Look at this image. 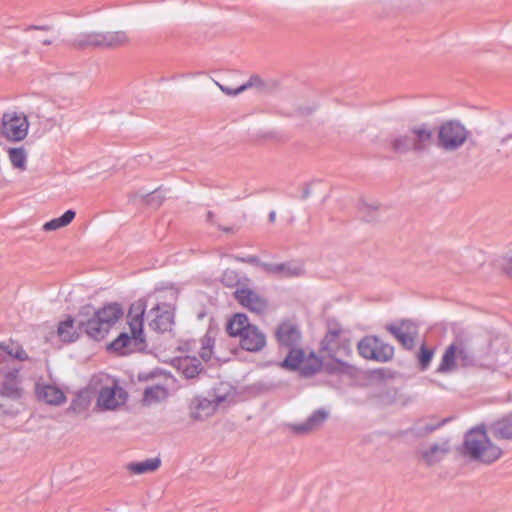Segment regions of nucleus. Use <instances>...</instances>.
<instances>
[{
	"label": "nucleus",
	"instance_id": "nucleus-1",
	"mask_svg": "<svg viewBox=\"0 0 512 512\" xmlns=\"http://www.w3.org/2000/svg\"><path fill=\"white\" fill-rule=\"evenodd\" d=\"M177 296L174 292H159L135 300L144 304V312H147V321L151 329L165 333L172 331L175 325Z\"/></svg>",
	"mask_w": 512,
	"mask_h": 512
},
{
	"label": "nucleus",
	"instance_id": "nucleus-2",
	"mask_svg": "<svg viewBox=\"0 0 512 512\" xmlns=\"http://www.w3.org/2000/svg\"><path fill=\"white\" fill-rule=\"evenodd\" d=\"M144 304L133 302L127 315L129 332L121 333L108 345V349L119 355H126L135 350L141 349L145 344L143 329Z\"/></svg>",
	"mask_w": 512,
	"mask_h": 512
},
{
	"label": "nucleus",
	"instance_id": "nucleus-3",
	"mask_svg": "<svg viewBox=\"0 0 512 512\" xmlns=\"http://www.w3.org/2000/svg\"><path fill=\"white\" fill-rule=\"evenodd\" d=\"M320 350L329 358L326 363L328 371H344L349 367L348 360L352 355V350L349 340L344 337L340 327L329 328L320 343Z\"/></svg>",
	"mask_w": 512,
	"mask_h": 512
},
{
	"label": "nucleus",
	"instance_id": "nucleus-4",
	"mask_svg": "<svg viewBox=\"0 0 512 512\" xmlns=\"http://www.w3.org/2000/svg\"><path fill=\"white\" fill-rule=\"evenodd\" d=\"M463 449L466 455L484 464H491L503 455V450L491 441L484 426L475 427L466 434Z\"/></svg>",
	"mask_w": 512,
	"mask_h": 512
},
{
	"label": "nucleus",
	"instance_id": "nucleus-5",
	"mask_svg": "<svg viewBox=\"0 0 512 512\" xmlns=\"http://www.w3.org/2000/svg\"><path fill=\"white\" fill-rule=\"evenodd\" d=\"M90 387L97 392L96 409L99 411L116 410L127 401L126 391L109 375L95 376Z\"/></svg>",
	"mask_w": 512,
	"mask_h": 512
},
{
	"label": "nucleus",
	"instance_id": "nucleus-6",
	"mask_svg": "<svg viewBox=\"0 0 512 512\" xmlns=\"http://www.w3.org/2000/svg\"><path fill=\"white\" fill-rule=\"evenodd\" d=\"M123 317V309L118 303H110L96 310L91 318L81 322L88 337L93 340H103L112 327Z\"/></svg>",
	"mask_w": 512,
	"mask_h": 512
},
{
	"label": "nucleus",
	"instance_id": "nucleus-7",
	"mask_svg": "<svg viewBox=\"0 0 512 512\" xmlns=\"http://www.w3.org/2000/svg\"><path fill=\"white\" fill-rule=\"evenodd\" d=\"M279 366L285 370L299 373L303 377H311L326 368L322 357L314 350L294 347L289 350Z\"/></svg>",
	"mask_w": 512,
	"mask_h": 512
},
{
	"label": "nucleus",
	"instance_id": "nucleus-8",
	"mask_svg": "<svg viewBox=\"0 0 512 512\" xmlns=\"http://www.w3.org/2000/svg\"><path fill=\"white\" fill-rule=\"evenodd\" d=\"M29 121L23 112L8 111L1 119L0 133L9 142L23 141L29 130Z\"/></svg>",
	"mask_w": 512,
	"mask_h": 512
},
{
	"label": "nucleus",
	"instance_id": "nucleus-9",
	"mask_svg": "<svg viewBox=\"0 0 512 512\" xmlns=\"http://www.w3.org/2000/svg\"><path fill=\"white\" fill-rule=\"evenodd\" d=\"M469 131L459 122L447 121L438 128L437 144L446 151L460 148L468 139Z\"/></svg>",
	"mask_w": 512,
	"mask_h": 512
},
{
	"label": "nucleus",
	"instance_id": "nucleus-10",
	"mask_svg": "<svg viewBox=\"0 0 512 512\" xmlns=\"http://www.w3.org/2000/svg\"><path fill=\"white\" fill-rule=\"evenodd\" d=\"M359 354L367 359L377 362H388L394 356V348L383 342L377 336H366L362 338L358 345Z\"/></svg>",
	"mask_w": 512,
	"mask_h": 512
},
{
	"label": "nucleus",
	"instance_id": "nucleus-11",
	"mask_svg": "<svg viewBox=\"0 0 512 512\" xmlns=\"http://www.w3.org/2000/svg\"><path fill=\"white\" fill-rule=\"evenodd\" d=\"M233 296L239 305L253 314H263L268 308V300L249 287L237 288Z\"/></svg>",
	"mask_w": 512,
	"mask_h": 512
},
{
	"label": "nucleus",
	"instance_id": "nucleus-12",
	"mask_svg": "<svg viewBox=\"0 0 512 512\" xmlns=\"http://www.w3.org/2000/svg\"><path fill=\"white\" fill-rule=\"evenodd\" d=\"M469 363V355L461 343L450 344L438 366V372L447 373L454 371L458 366H466Z\"/></svg>",
	"mask_w": 512,
	"mask_h": 512
},
{
	"label": "nucleus",
	"instance_id": "nucleus-13",
	"mask_svg": "<svg viewBox=\"0 0 512 512\" xmlns=\"http://www.w3.org/2000/svg\"><path fill=\"white\" fill-rule=\"evenodd\" d=\"M274 337L280 346L294 348L302 339L299 326L290 319L279 322L274 329Z\"/></svg>",
	"mask_w": 512,
	"mask_h": 512
},
{
	"label": "nucleus",
	"instance_id": "nucleus-14",
	"mask_svg": "<svg viewBox=\"0 0 512 512\" xmlns=\"http://www.w3.org/2000/svg\"><path fill=\"white\" fill-rule=\"evenodd\" d=\"M35 393L39 401L48 405H62L67 400L65 393L59 387L52 384H37Z\"/></svg>",
	"mask_w": 512,
	"mask_h": 512
},
{
	"label": "nucleus",
	"instance_id": "nucleus-15",
	"mask_svg": "<svg viewBox=\"0 0 512 512\" xmlns=\"http://www.w3.org/2000/svg\"><path fill=\"white\" fill-rule=\"evenodd\" d=\"M253 325L246 314L235 313L226 324V332L230 337L238 338L240 343Z\"/></svg>",
	"mask_w": 512,
	"mask_h": 512
},
{
	"label": "nucleus",
	"instance_id": "nucleus-16",
	"mask_svg": "<svg viewBox=\"0 0 512 512\" xmlns=\"http://www.w3.org/2000/svg\"><path fill=\"white\" fill-rule=\"evenodd\" d=\"M388 330L405 347H411L417 336V326L414 322L405 320L397 326H390Z\"/></svg>",
	"mask_w": 512,
	"mask_h": 512
},
{
	"label": "nucleus",
	"instance_id": "nucleus-17",
	"mask_svg": "<svg viewBox=\"0 0 512 512\" xmlns=\"http://www.w3.org/2000/svg\"><path fill=\"white\" fill-rule=\"evenodd\" d=\"M266 344L265 333L255 324L239 343L240 347L248 352H259L265 348Z\"/></svg>",
	"mask_w": 512,
	"mask_h": 512
},
{
	"label": "nucleus",
	"instance_id": "nucleus-18",
	"mask_svg": "<svg viewBox=\"0 0 512 512\" xmlns=\"http://www.w3.org/2000/svg\"><path fill=\"white\" fill-rule=\"evenodd\" d=\"M173 366L187 378H193L202 370L201 362L194 356L186 355L175 358Z\"/></svg>",
	"mask_w": 512,
	"mask_h": 512
},
{
	"label": "nucleus",
	"instance_id": "nucleus-19",
	"mask_svg": "<svg viewBox=\"0 0 512 512\" xmlns=\"http://www.w3.org/2000/svg\"><path fill=\"white\" fill-rule=\"evenodd\" d=\"M411 149L422 151L433 143V133L426 126H417L410 131Z\"/></svg>",
	"mask_w": 512,
	"mask_h": 512
},
{
	"label": "nucleus",
	"instance_id": "nucleus-20",
	"mask_svg": "<svg viewBox=\"0 0 512 512\" xmlns=\"http://www.w3.org/2000/svg\"><path fill=\"white\" fill-rule=\"evenodd\" d=\"M328 413L325 410L315 411L305 422L294 424L293 431L296 433H309L319 428L327 419Z\"/></svg>",
	"mask_w": 512,
	"mask_h": 512
},
{
	"label": "nucleus",
	"instance_id": "nucleus-21",
	"mask_svg": "<svg viewBox=\"0 0 512 512\" xmlns=\"http://www.w3.org/2000/svg\"><path fill=\"white\" fill-rule=\"evenodd\" d=\"M265 270L271 274L284 278L296 277L301 275L303 272L301 266L291 263H281L275 265L268 264L265 265Z\"/></svg>",
	"mask_w": 512,
	"mask_h": 512
},
{
	"label": "nucleus",
	"instance_id": "nucleus-22",
	"mask_svg": "<svg viewBox=\"0 0 512 512\" xmlns=\"http://www.w3.org/2000/svg\"><path fill=\"white\" fill-rule=\"evenodd\" d=\"M215 409L216 406L212 401L202 399L192 402L190 406V413L194 420H203L213 415Z\"/></svg>",
	"mask_w": 512,
	"mask_h": 512
},
{
	"label": "nucleus",
	"instance_id": "nucleus-23",
	"mask_svg": "<svg viewBox=\"0 0 512 512\" xmlns=\"http://www.w3.org/2000/svg\"><path fill=\"white\" fill-rule=\"evenodd\" d=\"M6 152L14 169L19 171H25L27 169L28 153L24 147H10Z\"/></svg>",
	"mask_w": 512,
	"mask_h": 512
},
{
	"label": "nucleus",
	"instance_id": "nucleus-24",
	"mask_svg": "<svg viewBox=\"0 0 512 512\" xmlns=\"http://www.w3.org/2000/svg\"><path fill=\"white\" fill-rule=\"evenodd\" d=\"M57 335L63 342H74L79 338V332L74 325V320L67 317L61 321L57 328Z\"/></svg>",
	"mask_w": 512,
	"mask_h": 512
},
{
	"label": "nucleus",
	"instance_id": "nucleus-25",
	"mask_svg": "<svg viewBox=\"0 0 512 512\" xmlns=\"http://www.w3.org/2000/svg\"><path fill=\"white\" fill-rule=\"evenodd\" d=\"M493 434L504 440H512V415L502 417L492 424Z\"/></svg>",
	"mask_w": 512,
	"mask_h": 512
},
{
	"label": "nucleus",
	"instance_id": "nucleus-26",
	"mask_svg": "<svg viewBox=\"0 0 512 512\" xmlns=\"http://www.w3.org/2000/svg\"><path fill=\"white\" fill-rule=\"evenodd\" d=\"M161 465L159 458H150L141 462H133L127 465V469L134 474H144L156 471Z\"/></svg>",
	"mask_w": 512,
	"mask_h": 512
},
{
	"label": "nucleus",
	"instance_id": "nucleus-27",
	"mask_svg": "<svg viewBox=\"0 0 512 512\" xmlns=\"http://www.w3.org/2000/svg\"><path fill=\"white\" fill-rule=\"evenodd\" d=\"M167 397V389L163 386L156 385L145 389L142 401L145 405H153L164 401Z\"/></svg>",
	"mask_w": 512,
	"mask_h": 512
},
{
	"label": "nucleus",
	"instance_id": "nucleus-28",
	"mask_svg": "<svg viewBox=\"0 0 512 512\" xmlns=\"http://www.w3.org/2000/svg\"><path fill=\"white\" fill-rule=\"evenodd\" d=\"M73 210H67L62 216L54 218L43 225L45 231H54L69 225L75 218Z\"/></svg>",
	"mask_w": 512,
	"mask_h": 512
},
{
	"label": "nucleus",
	"instance_id": "nucleus-29",
	"mask_svg": "<svg viewBox=\"0 0 512 512\" xmlns=\"http://www.w3.org/2000/svg\"><path fill=\"white\" fill-rule=\"evenodd\" d=\"M0 350L5 352L10 357H13L20 361H25L28 359V355L24 351L22 346H20L18 343L12 340L0 343Z\"/></svg>",
	"mask_w": 512,
	"mask_h": 512
},
{
	"label": "nucleus",
	"instance_id": "nucleus-30",
	"mask_svg": "<svg viewBox=\"0 0 512 512\" xmlns=\"http://www.w3.org/2000/svg\"><path fill=\"white\" fill-rule=\"evenodd\" d=\"M130 43V37L125 31L107 32L106 47L118 48L126 46Z\"/></svg>",
	"mask_w": 512,
	"mask_h": 512
},
{
	"label": "nucleus",
	"instance_id": "nucleus-31",
	"mask_svg": "<svg viewBox=\"0 0 512 512\" xmlns=\"http://www.w3.org/2000/svg\"><path fill=\"white\" fill-rule=\"evenodd\" d=\"M261 84L262 82L257 76H252L247 82L241 84L239 87L235 89L226 85H219V87L225 94L234 96L249 88L259 86Z\"/></svg>",
	"mask_w": 512,
	"mask_h": 512
},
{
	"label": "nucleus",
	"instance_id": "nucleus-32",
	"mask_svg": "<svg viewBox=\"0 0 512 512\" xmlns=\"http://www.w3.org/2000/svg\"><path fill=\"white\" fill-rule=\"evenodd\" d=\"M91 404V396L88 391H81L71 403L70 409L75 413L86 411Z\"/></svg>",
	"mask_w": 512,
	"mask_h": 512
},
{
	"label": "nucleus",
	"instance_id": "nucleus-33",
	"mask_svg": "<svg viewBox=\"0 0 512 512\" xmlns=\"http://www.w3.org/2000/svg\"><path fill=\"white\" fill-rule=\"evenodd\" d=\"M107 32H91L86 34L83 41L84 45L94 47H106Z\"/></svg>",
	"mask_w": 512,
	"mask_h": 512
},
{
	"label": "nucleus",
	"instance_id": "nucleus-34",
	"mask_svg": "<svg viewBox=\"0 0 512 512\" xmlns=\"http://www.w3.org/2000/svg\"><path fill=\"white\" fill-rule=\"evenodd\" d=\"M390 146L395 152H404L411 149L410 136L398 135L391 139Z\"/></svg>",
	"mask_w": 512,
	"mask_h": 512
},
{
	"label": "nucleus",
	"instance_id": "nucleus-35",
	"mask_svg": "<svg viewBox=\"0 0 512 512\" xmlns=\"http://www.w3.org/2000/svg\"><path fill=\"white\" fill-rule=\"evenodd\" d=\"M447 451L448 448L432 446L428 451H424L422 453V457L427 463H432L433 461L438 460L440 455L446 453Z\"/></svg>",
	"mask_w": 512,
	"mask_h": 512
},
{
	"label": "nucleus",
	"instance_id": "nucleus-36",
	"mask_svg": "<svg viewBox=\"0 0 512 512\" xmlns=\"http://www.w3.org/2000/svg\"><path fill=\"white\" fill-rule=\"evenodd\" d=\"M433 356H434V350L433 349H430L424 345H422L420 347V351H419V355H418V360H419V363L422 367V369H425L428 367V365L430 364V362L432 361L433 359Z\"/></svg>",
	"mask_w": 512,
	"mask_h": 512
},
{
	"label": "nucleus",
	"instance_id": "nucleus-37",
	"mask_svg": "<svg viewBox=\"0 0 512 512\" xmlns=\"http://www.w3.org/2000/svg\"><path fill=\"white\" fill-rule=\"evenodd\" d=\"M232 274H233V271H226L223 275V282L227 285V286H232L233 285V279H232Z\"/></svg>",
	"mask_w": 512,
	"mask_h": 512
},
{
	"label": "nucleus",
	"instance_id": "nucleus-38",
	"mask_svg": "<svg viewBox=\"0 0 512 512\" xmlns=\"http://www.w3.org/2000/svg\"><path fill=\"white\" fill-rule=\"evenodd\" d=\"M506 270L508 273L512 274V257L507 262Z\"/></svg>",
	"mask_w": 512,
	"mask_h": 512
},
{
	"label": "nucleus",
	"instance_id": "nucleus-39",
	"mask_svg": "<svg viewBox=\"0 0 512 512\" xmlns=\"http://www.w3.org/2000/svg\"><path fill=\"white\" fill-rule=\"evenodd\" d=\"M210 353H211V352H210V350H209V349H205V351H204V352L202 353V355H201L202 359H204V360L209 359V358H210Z\"/></svg>",
	"mask_w": 512,
	"mask_h": 512
},
{
	"label": "nucleus",
	"instance_id": "nucleus-40",
	"mask_svg": "<svg viewBox=\"0 0 512 512\" xmlns=\"http://www.w3.org/2000/svg\"><path fill=\"white\" fill-rule=\"evenodd\" d=\"M269 220H270L271 222H274V221L276 220V212H275V211H271V212L269 213Z\"/></svg>",
	"mask_w": 512,
	"mask_h": 512
}]
</instances>
